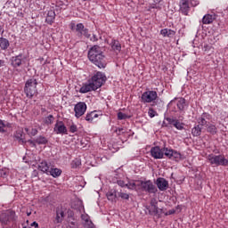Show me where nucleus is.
I'll list each match as a JSON object with an SVG mask.
<instances>
[{"label": "nucleus", "mask_w": 228, "mask_h": 228, "mask_svg": "<svg viewBox=\"0 0 228 228\" xmlns=\"http://www.w3.org/2000/svg\"><path fill=\"white\" fill-rule=\"evenodd\" d=\"M4 127H6V124H4V121L0 119V133H6Z\"/></svg>", "instance_id": "obj_40"}, {"label": "nucleus", "mask_w": 228, "mask_h": 228, "mask_svg": "<svg viewBox=\"0 0 228 228\" xmlns=\"http://www.w3.org/2000/svg\"><path fill=\"white\" fill-rule=\"evenodd\" d=\"M162 152L167 156V158H173V156H177L179 154L177 151H174V150H168L167 148L164 149Z\"/></svg>", "instance_id": "obj_30"}, {"label": "nucleus", "mask_w": 228, "mask_h": 228, "mask_svg": "<svg viewBox=\"0 0 228 228\" xmlns=\"http://www.w3.org/2000/svg\"><path fill=\"white\" fill-rule=\"evenodd\" d=\"M180 12L183 15H188L190 12V0H180Z\"/></svg>", "instance_id": "obj_14"}, {"label": "nucleus", "mask_w": 228, "mask_h": 228, "mask_svg": "<svg viewBox=\"0 0 228 228\" xmlns=\"http://www.w3.org/2000/svg\"><path fill=\"white\" fill-rule=\"evenodd\" d=\"M137 186H140L142 191H145L146 193H156L158 191V188L151 180L139 181Z\"/></svg>", "instance_id": "obj_7"}, {"label": "nucleus", "mask_w": 228, "mask_h": 228, "mask_svg": "<svg viewBox=\"0 0 228 228\" xmlns=\"http://www.w3.org/2000/svg\"><path fill=\"white\" fill-rule=\"evenodd\" d=\"M23 228H27L26 226H23Z\"/></svg>", "instance_id": "obj_58"}, {"label": "nucleus", "mask_w": 228, "mask_h": 228, "mask_svg": "<svg viewBox=\"0 0 228 228\" xmlns=\"http://www.w3.org/2000/svg\"><path fill=\"white\" fill-rule=\"evenodd\" d=\"M166 120L169 126H174L177 119L175 118H166Z\"/></svg>", "instance_id": "obj_39"}, {"label": "nucleus", "mask_w": 228, "mask_h": 228, "mask_svg": "<svg viewBox=\"0 0 228 228\" xmlns=\"http://www.w3.org/2000/svg\"><path fill=\"white\" fill-rule=\"evenodd\" d=\"M53 122H54V116L53 115H49L45 118V124H46L47 126L53 124Z\"/></svg>", "instance_id": "obj_34"}, {"label": "nucleus", "mask_w": 228, "mask_h": 228, "mask_svg": "<svg viewBox=\"0 0 228 228\" xmlns=\"http://www.w3.org/2000/svg\"><path fill=\"white\" fill-rule=\"evenodd\" d=\"M70 228H77V223L76 221H71L69 224Z\"/></svg>", "instance_id": "obj_44"}, {"label": "nucleus", "mask_w": 228, "mask_h": 228, "mask_svg": "<svg viewBox=\"0 0 228 228\" xmlns=\"http://www.w3.org/2000/svg\"><path fill=\"white\" fill-rule=\"evenodd\" d=\"M4 65V61L0 60V67H3Z\"/></svg>", "instance_id": "obj_52"}, {"label": "nucleus", "mask_w": 228, "mask_h": 228, "mask_svg": "<svg viewBox=\"0 0 228 228\" xmlns=\"http://www.w3.org/2000/svg\"><path fill=\"white\" fill-rule=\"evenodd\" d=\"M208 160L210 165H214L215 167H227L228 159H225L224 155H214L210 154L208 156Z\"/></svg>", "instance_id": "obj_4"}, {"label": "nucleus", "mask_w": 228, "mask_h": 228, "mask_svg": "<svg viewBox=\"0 0 228 228\" xmlns=\"http://www.w3.org/2000/svg\"><path fill=\"white\" fill-rule=\"evenodd\" d=\"M30 225H31V227L37 228V227H38V223L33 222Z\"/></svg>", "instance_id": "obj_49"}, {"label": "nucleus", "mask_w": 228, "mask_h": 228, "mask_svg": "<svg viewBox=\"0 0 228 228\" xmlns=\"http://www.w3.org/2000/svg\"><path fill=\"white\" fill-rule=\"evenodd\" d=\"M0 47L3 51H6L10 47V41L4 37H0Z\"/></svg>", "instance_id": "obj_25"}, {"label": "nucleus", "mask_w": 228, "mask_h": 228, "mask_svg": "<svg viewBox=\"0 0 228 228\" xmlns=\"http://www.w3.org/2000/svg\"><path fill=\"white\" fill-rule=\"evenodd\" d=\"M26 133H29V128H25Z\"/></svg>", "instance_id": "obj_54"}, {"label": "nucleus", "mask_w": 228, "mask_h": 228, "mask_svg": "<svg viewBox=\"0 0 228 228\" xmlns=\"http://www.w3.org/2000/svg\"><path fill=\"white\" fill-rule=\"evenodd\" d=\"M118 195L123 200H129V194L128 193H125V192L120 191V192L118 193Z\"/></svg>", "instance_id": "obj_37"}, {"label": "nucleus", "mask_w": 228, "mask_h": 228, "mask_svg": "<svg viewBox=\"0 0 228 228\" xmlns=\"http://www.w3.org/2000/svg\"><path fill=\"white\" fill-rule=\"evenodd\" d=\"M0 177H2L3 179H6V177H8V169H0Z\"/></svg>", "instance_id": "obj_36"}, {"label": "nucleus", "mask_w": 228, "mask_h": 228, "mask_svg": "<svg viewBox=\"0 0 228 228\" xmlns=\"http://www.w3.org/2000/svg\"><path fill=\"white\" fill-rule=\"evenodd\" d=\"M48 175H52V177H60V175H61V169L50 167Z\"/></svg>", "instance_id": "obj_28"}, {"label": "nucleus", "mask_w": 228, "mask_h": 228, "mask_svg": "<svg viewBox=\"0 0 228 228\" xmlns=\"http://www.w3.org/2000/svg\"><path fill=\"white\" fill-rule=\"evenodd\" d=\"M14 138L21 145H24V143H26V139L24 138V131L22 129L17 130L16 133H14Z\"/></svg>", "instance_id": "obj_17"}, {"label": "nucleus", "mask_w": 228, "mask_h": 228, "mask_svg": "<svg viewBox=\"0 0 228 228\" xmlns=\"http://www.w3.org/2000/svg\"><path fill=\"white\" fill-rule=\"evenodd\" d=\"M67 215V208L63 206H58L55 208V218L53 219V224H61L65 220Z\"/></svg>", "instance_id": "obj_8"}, {"label": "nucleus", "mask_w": 228, "mask_h": 228, "mask_svg": "<svg viewBox=\"0 0 228 228\" xmlns=\"http://www.w3.org/2000/svg\"><path fill=\"white\" fill-rule=\"evenodd\" d=\"M175 211L174 210H169L168 215H174Z\"/></svg>", "instance_id": "obj_53"}, {"label": "nucleus", "mask_w": 228, "mask_h": 228, "mask_svg": "<svg viewBox=\"0 0 228 228\" xmlns=\"http://www.w3.org/2000/svg\"><path fill=\"white\" fill-rule=\"evenodd\" d=\"M82 1H88V0H82Z\"/></svg>", "instance_id": "obj_57"}, {"label": "nucleus", "mask_w": 228, "mask_h": 228, "mask_svg": "<svg viewBox=\"0 0 228 228\" xmlns=\"http://www.w3.org/2000/svg\"><path fill=\"white\" fill-rule=\"evenodd\" d=\"M99 117V114H97V111H92L90 113H87L86 116V120L87 122H94V118H97Z\"/></svg>", "instance_id": "obj_27"}, {"label": "nucleus", "mask_w": 228, "mask_h": 228, "mask_svg": "<svg viewBox=\"0 0 228 228\" xmlns=\"http://www.w3.org/2000/svg\"><path fill=\"white\" fill-rule=\"evenodd\" d=\"M207 127V133H209L210 134H216L218 128H216V126L213 124H208L206 126Z\"/></svg>", "instance_id": "obj_29"}, {"label": "nucleus", "mask_w": 228, "mask_h": 228, "mask_svg": "<svg viewBox=\"0 0 228 228\" xmlns=\"http://www.w3.org/2000/svg\"><path fill=\"white\" fill-rule=\"evenodd\" d=\"M119 131H123V129L121 128V129H119Z\"/></svg>", "instance_id": "obj_56"}, {"label": "nucleus", "mask_w": 228, "mask_h": 228, "mask_svg": "<svg viewBox=\"0 0 228 228\" xmlns=\"http://www.w3.org/2000/svg\"><path fill=\"white\" fill-rule=\"evenodd\" d=\"M126 186L128 190H136V183H134V181L128 182L126 183Z\"/></svg>", "instance_id": "obj_35"}, {"label": "nucleus", "mask_w": 228, "mask_h": 228, "mask_svg": "<svg viewBox=\"0 0 228 228\" xmlns=\"http://www.w3.org/2000/svg\"><path fill=\"white\" fill-rule=\"evenodd\" d=\"M37 85H38V82L35 78L27 80L24 92L28 99H33V96L37 94Z\"/></svg>", "instance_id": "obj_3"}, {"label": "nucleus", "mask_w": 228, "mask_h": 228, "mask_svg": "<svg viewBox=\"0 0 228 228\" xmlns=\"http://www.w3.org/2000/svg\"><path fill=\"white\" fill-rule=\"evenodd\" d=\"M27 215H28V216H29L31 215V212H29V213H27Z\"/></svg>", "instance_id": "obj_55"}, {"label": "nucleus", "mask_w": 228, "mask_h": 228, "mask_svg": "<svg viewBox=\"0 0 228 228\" xmlns=\"http://www.w3.org/2000/svg\"><path fill=\"white\" fill-rule=\"evenodd\" d=\"M91 42H97L99 40V37H97V35L93 34V37L90 38Z\"/></svg>", "instance_id": "obj_45"}, {"label": "nucleus", "mask_w": 228, "mask_h": 228, "mask_svg": "<svg viewBox=\"0 0 228 228\" xmlns=\"http://www.w3.org/2000/svg\"><path fill=\"white\" fill-rule=\"evenodd\" d=\"M74 111L77 118L83 117L86 113V103L84 102H77L74 107Z\"/></svg>", "instance_id": "obj_10"}, {"label": "nucleus", "mask_w": 228, "mask_h": 228, "mask_svg": "<svg viewBox=\"0 0 228 228\" xmlns=\"http://www.w3.org/2000/svg\"><path fill=\"white\" fill-rule=\"evenodd\" d=\"M157 187L160 191H167L168 190V181L167 179L159 177L156 181Z\"/></svg>", "instance_id": "obj_16"}, {"label": "nucleus", "mask_w": 228, "mask_h": 228, "mask_svg": "<svg viewBox=\"0 0 228 228\" xmlns=\"http://www.w3.org/2000/svg\"><path fill=\"white\" fill-rule=\"evenodd\" d=\"M176 106L179 111H184V108L186 107V100L184 98H178L176 102Z\"/></svg>", "instance_id": "obj_23"}, {"label": "nucleus", "mask_w": 228, "mask_h": 228, "mask_svg": "<svg viewBox=\"0 0 228 228\" xmlns=\"http://www.w3.org/2000/svg\"><path fill=\"white\" fill-rule=\"evenodd\" d=\"M146 209L151 216L159 218L163 215V209L158 208V200L156 199H151L150 206H147Z\"/></svg>", "instance_id": "obj_5"}, {"label": "nucleus", "mask_w": 228, "mask_h": 228, "mask_svg": "<svg viewBox=\"0 0 228 228\" xmlns=\"http://www.w3.org/2000/svg\"><path fill=\"white\" fill-rule=\"evenodd\" d=\"M110 45L111 49H113V51H116V53H120V51L122 50V45H120V42L117 40H112Z\"/></svg>", "instance_id": "obj_24"}, {"label": "nucleus", "mask_w": 228, "mask_h": 228, "mask_svg": "<svg viewBox=\"0 0 228 228\" xmlns=\"http://www.w3.org/2000/svg\"><path fill=\"white\" fill-rule=\"evenodd\" d=\"M53 131L56 134H67V126H65V124H63L62 121H58L55 124Z\"/></svg>", "instance_id": "obj_15"}, {"label": "nucleus", "mask_w": 228, "mask_h": 228, "mask_svg": "<svg viewBox=\"0 0 228 228\" xmlns=\"http://www.w3.org/2000/svg\"><path fill=\"white\" fill-rule=\"evenodd\" d=\"M173 126L179 131H183V129H184V124L181 123L179 119H176V122Z\"/></svg>", "instance_id": "obj_33"}, {"label": "nucleus", "mask_w": 228, "mask_h": 228, "mask_svg": "<svg viewBox=\"0 0 228 228\" xmlns=\"http://www.w3.org/2000/svg\"><path fill=\"white\" fill-rule=\"evenodd\" d=\"M151 154L154 159H163V156H165L163 150H160L159 146L151 148Z\"/></svg>", "instance_id": "obj_13"}, {"label": "nucleus", "mask_w": 228, "mask_h": 228, "mask_svg": "<svg viewBox=\"0 0 228 228\" xmlns=\"http://www.w3.org/2000/svg\"><path fill=\"white\" fill-rule=\"evenodd\" d=\"M215 19H216V15L206 14L202 18V23L203 24H213V22L215 21Z\"/></svg>", "instance_id": "obj_19"}, {"label": "nucleus", "mask_w": 228, "mask_h": 228, "mask_svg": "<svg viewBox=\"0 0 228 228\" xmlns=\"http://www.w3.org/2000/svg\"><path fill=\"white\" fill-rule=\"evenodd\" d=\"M211 119V115L208 112H204L201 117L197 119L198 125L201 127L208 126V121Z\"/></svg>", "instance_id": "obj_12"}, {"label": "nucleus", "mask_w": 228, "mask_h": 228, "mask_svg": "<svg viewBox=\"0 0 228 228\" xmlns=\"http://www.w3.org/2000/svg\"><path fill=\"white\" fill-rule=\"evenodd\" d=\"M191 134L192 136H200V134H202V127L200 125H196L194 127H192Z\"/></svg>", "instance_id": "obj_26"}, {"label": "nucleus", "mask_w": 228, "mask_h": 228, "mask_svg": "<svg viewBox=\"0 0 228 228\" xmlns=\"http://www.w3.org/2000/svg\"><path fill=\"white\" fill-rule=\"evenodd\" d=\"M127 118V116L124 114L123 112H118V120H126Z\"/></svg>", "instance_id": "obj_42"}, {"label": "nucleus", "mask_w": 228, "mask_h": 228, "mask_svg": "<svg viewBox=\"0 0 228 228\" xmlns=\"http://www.w3.org/2000/svg\"><path fill=\"white\" fill-rule=\"evenodd\" d=\"M69 132H70V133H76V132H77V126H76L75 124H72V125L69 126Z\"/></svg>", "instance_id": "obj_43"}, {"label": "nucleus", "mask_w": 228, "mask_h": 228, "mask_svg": "<svg viewBox=\"0 0 228 228\" xmlns=\"http://www.w3.org/2000/svg\"><path fill=\"white\" fill-rule=\"evenodd\" d=\"M70 28L72 30H74V29L76 30V23H71Z\"/></svg>", "instance_id": "obj_50"}, {"label": "nucleus", "mask_w": 228, "mask_h": 228, "mask_svg": "<svg viewBox=\"0 0 228 228\" xmlns=\"http://www.w3.org/2000/svg\"><path fill=\"white\" fill-rule=\"evenodd\" d=\"M35 142L37 143V145H45V143H47V138L40 135L35 139Z\"/></svg>", "instance_id": "obj_32"}, {"label": "nucleus", "mask_w": 228, "mask_h": 228, "mask_svg": "<svg viewBox=\"0 0 228 228\" xmlns=\"http://www.w3.org/2000/svg\"><path fill=\"white\" fill-rule=\"evenodd\" d=\"M12 65L14 68L20 67L22 65V54H19L12 58Z\"/></svg>", "instance_id": "obj_21"}, {"label": "nucleus", "mask_w": 228, "mask_h": 228, "mask_svg": "<svg viewBox=\"0 0 228 228\" xmlns=\"http://www.w3.org/2000/svg\"><path fill=\"white\" fill-rule=\"evenodd\" d=\"M168 125L169 124L168 123L167 124V122H165V121L162 123L163 127H168Z\"/></svg>", "instance_id": "obj_51"}, {"label": "nucleus", "mask_w": 228, "mask_h": 228, "mask_svg": "<svg viewBox=\"0 0 228 228\" xmlns=\"http://www.w3.org/2000/svg\"><path fill=\"white\" fill-rule=\"evenodd\" d=\"M106 75L98 71L88 80V83L83 85L79 89V93L88 94V92L98 90V88H101V86L106 83Z\"/></svg>", "instance_id": "obj_1"}, {"label": "nucleus", "mask_w": 228, "mask_h": 228, "mask_svg": "<svg viewBox=\"0 0 228 228\" xmlns=\"http://www.w3.org/2000/svg\"><path fill=\"white\" fill-rule=\"evenodd\" d=\"M118 186H121V188H124L126 186V183L123 180L118 181Z\"/></svg>", "instance_id": "obj_47"}, {"label": "nucleus", "mask_w": 228, "mask_h": 228, "mask_svg": "<svg viewBox=\"0 0 228 228\" xmlns=\"http://www.w3.org/2000/svg\"><path fill=\"white\" fill-rule=\"evenodd\" d=\"M28 142L30 143V145H32V147H36V145H37V142H35V140L34 141L28 140Z\"/></svg>", "instance_id": "obj_48"}, {"label": "nucleus", "mask_w": 228, "mask_h": 228, "mask_svg": "<svg viewBox=\"0 0 228 228\" xmlns=\"http://www.w3.org/2000/svg\"><path fill=\"white\" fill-rule=\"evenodd\" d=\"M55 18H56V13L54 12V11L53 10L48 11L46 14V22L48 24H53Z\"/></svg>", "instance_id": "obj_22"}, {"label": "nucleus", "mask_w": 228, "mask_h": 228, "mask_svg": "<svg viewBox=\"0 0 228 228\" xmlns=\"http://www.w3.org/2000/svg\"><path fill=\"white\" fill-rule=\"evenodd\" d=\"M16 220L17 216H15V211L13 210H6L0 215V222L4 224V225H8V224L15 222Z\"/></svg>", "instance_id": "obj_6"}, {"label": "nucleus", "mask_w": 228, "mask_h": 228, "mask_svg": "<svg viewBox=\"0 0 228 228\" xmlns=\"http://www.w3.org/2000/svg\"><path fill=\"white\" fill-rule=\"evenodd\" d=\"M84 227L85 228H95V226L94 225V223H92V221H88V220H86L85 222Z\"/></svg>", "instance_id": "obj_41"}, {"label": "nucleus", "mask_w": 228, "mask_h": 228, "mask_svg": "<svg viewBox=\"0 0 228 228\" xmlns=\"http://www.w3.org/2000/svg\"><path fill=\"white\" fill-rule=\"evenodd\" d=\"M148 115H149V117H151V118H154V117H156L158 115V112H156V110H154V109L150 108L149 111H148Z\"/></svg>", "instance_id": "obj_38"}, {"label": "nucleus", "mask_w": 228, "mask_h": 228, "mask_svg": "<svg viewBox=\"0 0 228 228\" xmlns=\"http://www.w3.org/2000/svg\"><path fill=\"white\" fill-rule=\"evenodd\" d=\"M38 169L41 170V172H43L44 174H49L50 170H51V165L47 164V161H42L39 165H38Z\"/></svg>", "instance_id": "obj_20"}, {"label": "nucleus", "mask_w": 228, "mask_h": 228, "mask_svg": "<svg viewBox=\"0 0 228 228\" xmlns=\"http://www.w3.org/2000/svg\"><path fill=\"white\" fill-rule=\"evenodd\" d=\"M104 54L102 53V49L101 46L95 45L91 47L88 51V59L94 65L98 67V69L106 68V60L104 59Z\"/></svg>", "instance_id": "obj_2"}, {"label": "nucleus", "mask_w": 228, "mask_h": 228, "mask_svg": "<svg viewBox=\"0 0 228 228\" xmlns=\"http://www.w3.org/2000/svg\"><path fill=\"white\" fill-rule=\"evenodd\" d=\"M38 134V130H37L36 128L31 129V132H30L31 136H36V134Z\"/></svg>", "instance_id": "obj_46"}, {"label": "nucleus", "mask_w": 228, "mask_h": 228, "mask_svg": "<svg viewBox=\"0 0 228 228\" xmlns=\"http://www.w3.org/2000/svg\"><path fill=\"white\" fill-rule=\"evenodd\" d=\"M107 199L110 200V202H115L117 200V192L115 191H110L107 192Z\"/></svg>", "instance_id": "obj_31"}, {"label": "nucleus", "mask_w": 228, "mask_h": 228, "mask_svg": "<svg viewBox=\"0 0 228 228\" xmlns=\"http://www.w3.org/2000/svg\"><path fill=\"white\" fill-rule=\"evenodd\" d=\"M160 35H162V37H167V38H174V37H175V30L163 28L160 30Z\"/></svg>", "instance_id": "obj_18"}, {"label": "nucleus", "mask_w": 228, "mask_h": 228, "mask_svg": "<svg viewBox=\"0 0 228 228\" xmlns=\"http://www.w3.org/2000/svg\"><path fill=\"white\" fill-rule=\"evenodd\" d=\"M156 99H158V93L156 91H146L141 96V101L144 103L154 102Z\"/></svg>", "instance_id": "obj_9"}, {"label": "nucleus", "mask_w": 228, "mask_h": 228, "mask_svg": "<svg viewBox=\"0 0 228 228\" xmlns=\"http://www.w3.org/2000/svg\"><path fill=\"white\" fill-rule=\"evenodd\" d=\"M76 32L77 37H86V38H90L88 28H86L83 23H78L76 25Z\"/></svg>", "instance_id": "obj_11"}]
</instances>
